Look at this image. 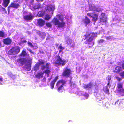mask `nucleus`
I'll return each instance as SVG.
<instances>
[{
    "mask_svg": "<svg viewBox=\"0 0 124 124\" xmlns=\"http://www.w3.org/2000/svg\"><path fill=\"white\" fill-rule=\"evenodd\" d=\"M33 16L31 13H30L29 15H27L24 16L23 19L26 21H29L31 20L33 18Z\"/></svg>",
    "mask_w": 124,
    "mask_h": 124,
    "instance_id": "9d476101",
    "label": "nucleus"
},
{
    "mask_svg": "<svg viewBox=\"0 0 124 124\" xmlns=\"http://www.w3.org/2000/svg\"><path fill=\"white\" fill-rule=\"evenodd\" d=\"M122 70L121 68L119 66H117L115 68V70L113 71V72L114 73L119 72Z\"/></svg>",
    "mask_w": 124,
    "mask_h": 124,
    "instance_id": "6ab92c4d",
    "label": "nucleus"
},
{
    "mask_svg": "<svg viewBox=\"0 0 124 124\" xmlns=\"http://www.w3.org/2000/svg\"><path fill=\"white\" fill-rule=\"evenodd\" d=\"M106 89L105 91V92L106 93H108V94H109V90L108 89L107 87V86H106Z\"/></svg>",
    "mask_w": 124,
    "mask_h": 124,
    "instance_id": "79ce46f5",
    "label": "nucleus"
},
{
    "mask_svg": "<svg viewBox=\"0 0 124 124\" xmlns=\"http://www.w3.org/2000/svg\"><path fill=\"white\" fill-rule=\"evenodd\" d=\"M46 68L45 66L43 65L41 67V69L42 70H44V69Z\"/></svg>",
    "mask_w": 124,
    "mask_h": 124,
    "instance_id": "3c124183",
    "label": "nucleus"
},
{
    "mask_svg": "<svg viewBox=\"0 0 124 124\" xmlns=\"http://www.w3.org/2000/svg\"><path fill=\"white\" fill-rule=\"evenodd\" d=\"M10 0H3L2 5L5 7H6L9 4Z\"/></svg>",
    "mask_w": 124,
    "mask_h": 124,
    "instance_id": "dca6fc26",
    "label": "nucleus"
},
{
    "mask_svg": "<svg viewBox=\"0 0 124 124\" xmlns=\"http://www.w3.org/2000/svg\"><path fill=\"white\" fill-rule=\"evenodd\" d=\"M93 13H89L87 14V15L89 16L90 17H92V15H93Z\"/></svg>",
    "mask_w": 124,
    "mask_h": 124,
    "instance_id": "37998d69",
    "label": "nucleus"
},
{
    "mask_svg": "<svg viewBox=\"0 0 124 124\" xmlns=\"http://www.w3.org/2000/svg\"><path fill=\"white\" fill-rule=\"evenodd\" d=\"M41 7L40 4L38 3V4H35L33 7V8L35 9H38L41 8Z\"/></svg>",
    "mask_w": 124,
    "mask_h": 124,
    "instance_id": "5701e85b",
    "label": "nucleus"
},
{
    "mask_svg": "<svg viewBox=\"0 0 124 124\" xmlns=\"http://www.w3.org/2000/svg\"><path fill=\"white\" fill-rule=\"evenodd\" d=\"M118 91L121 94H122V96H124V89H120Z\"/></svg>",
    "mask_w": 124,
    "mask_h": 124,
    "instance_id": "473e14b6",
    "label": "nucleus"
},
{
    "mask_svg": "<svg viewBox=\"0 0 124 124\" xmlns=\"http://www.w3.org/2000/svg\"><path fill=\"white\" fill-rule=\"evenodd\" d=\"M54 9V7L52 5L48 6L46 8V10H48L49 11H53Z\"/></svg>",
    "mask_w": 124,
    "mask_h": 124,
    "instance_id": "412c9836",
    "label": "nucleus"
},
{
    "mask_svg": "<svg viewBox=\"0 0 124 124\" xmlns=\"http://www.w3.org/2000/svg\"><path fill=\"white\" fill-rule=\"evenodd\" d=\"M123 84L122 83H118L117 84V87L118 89H121L123 87Z\"/></svg>",
    "mask_w": 124,
    "mask_h": 124,
    "instance_id": "bb28decb",
    "label": "nucleus"
},
{
    "mask_svg": "<svg viewBox=\"0 0 124 124\" xmlns=\"http://www.w3.org/2000/svg\"><path fill=\"white\" fill-rule=\"evenodd\" d=\"M5 36L4 33L3 32L0 30V37L3 38Z\"/></svg>",
    "mask_w": 124,
    "mask_h": 124,
    "instance_id": "c9c22d12",
    "label": "nucleus"
},
{
    "mask_svg": "<svg viewBox=\"0 0 124 124\" xmlns=\"http://www.w3.org/2000/svg\"><path fill=\"white\" fill-rule=\"evenodd\" d=\"M20 48L18 46H16L12 47L7 53L9 55H15L18 54L20 51Z\"/></svg>",
    "mask_w": 124,
    "mask_h": 124,
    "instance_id": "20e7f679",
    "label": "nucleus"
},
{
    "mask_svg": "<svg viewBox=\"0 0 124 124\" xmlns=\"http://www.w3.org/2000/svg\"><path fill=\"white\" fill-rule=\"evenodd\" d=\"M27 49L32 54H35V53L33 52L31 50V49Z\"/></svg>",
    "mask_w": 124,
    "mask_h": 124,
    "instance_id": "49530a36",
    "label": "nucleus"
},
{
    "mask_svg": "<svg viewBox=\"0 0 124 124\" xmlns=\"http://www.w3.org/2000/svg\"><path fill=\"white\" fill-rule=\"evenodd\" d=\"M83 21L86 26L90 22V20L86 16L85 17V18L83 19Z\"/></svg>",
    "mask_w": 124,
    "mask_h": 124,
    "instance_id": "2eb2a0df",
    "label": "nucleus"
},
{
    "mask_svg": "<svg viewBox=\"0 0 124 124\" xmlns=\"http://www.w3.org/2000/svg\"><path fill=\"white\" fill-rule=\"evenodd\" d=\"M58 49H60L59 52V53H60L64 49V48L60 45L58 47Z\"/></svg>",
    "mask_w": 124,
    "mask_h": 124,
    "instance_id": "72a5a7b5",
    "label": "nucleus"
},
{
    "mask_svg": "<svg viewBox=\"0 0 124 124\" xmlns=\"http://www.w3.org/2000/svg\"><path fill=\"white\" fill-rule=\"evenodd\" d=\"M75 43H74L73 42V43L72 44V45H71L70 46V47H71L74 48L75 47Z\"/></svg>",
    "mask_w": 124,
    "mask_h": 124,
    "instance_id": "8fccbe9b",
    "label": "nucleus"
},
{
    "mask_svg": "<svg viewBox=\"0 0 124 124\" xmlns=\"http://www.w3.org/2000/svg\"><path fill=\"white\" fill-rule=\"evenodd\" d=\"M46 26L48 27L51 28L52 27V25L50 22H48L46 23Z\"/></svg>",
    "mask_w": 124,
    "mask_h": 124,
    "instance_id": "a19ab883",
    "label": "nucleus"
},
{
    "mask_svg": "<svg viewBox=\"0 0 124 124\" xmlns=\"http://www.w3.org/2000/svg\"><path fill=\"white\" fill-rule=\"evenodd\" d=\"M122 66L123 69L124 70V64L123 63L122 64Z\"/></svg>",
    "mask_w": 124,
    "mask_h": 124,
    "instance_id": "4d7b16f0",
    "label": "nucleus"
},
{
    "mask_svg": "<svg viewBox=\"0 0 124 124\" xmlns=\"http://www.w3.org/2000/svg\"><path fill=\"white\" fill-rule=\"evenodd\" d=\"M92 83L90 82L87 84H85L84 85L83 87L85 89H89L91 88L92 86Z\"/></svg>",
    "mask_w": 124,
    "mask_h": 124,
    "instance_id": "f3484780",
    "label": "nucleus"
},
{
    "mask_svg": "<svg viewBox=\"0 0 124 124\" xmlns=\"http://www.w3.org/2000/svg\"><path fill=\"white\" fill-rule=\"evenodd\" d=\"M69 84L70 85V87L72 88H76V85L74 82H73L72 81V78H71L69 80Z\"/></svg>",
    "mask_w": 124,
    "mask_h": 124,
    "instance_id": "4468645a",
    "label": "nucleus"
},
{
    "mask_svg": "<svg viewBox=\"0 0 124 124\" xmlns=\"http://www.w3.org/2000/svg\"><path fill=\"white\" fill-rule=\"evenodd\" d=\"M15 1L12 2L8 7L7 10L8 14L10 13V8L11 7L17 9L20 6V5L18 3H15Z\"/></svg>",
    "mask_w": 124,
    "mask_h": 124,
    "instance_id": "6e6552de",
    "label": "nucleus"
},
{
    "mask_svg": "<svg viewBox=\"0 0 124 124\" xmlns=\"http://www.w3.org/2000/svg\"><path fill=\"white\" fill-rule=\"evenodd\" d=\"M57 16L58 17L59 19L61 21V22H63L64 20V18L62 16H61V15L59 14H58Z\"/></svg>",
    "mask_w": 124,
    "mask_h": 124,
    "instance_id": "2f4dec72",
    "label": "nucleus"
},
{
    "mask_svg": "<svg viewBox=\"0 0 124 124\" xmlns=\"http://www.w3.org/2000/svg\"><path fill=\"white\" fill-rule=\"evenodd\" d=\"M51 22L54 25H57L59 27H63L65 25V22H60L59 20L56 18H54L52 20Z\"/></svg>",
    "mask_w": 124,
    "mask_h": 124,
    "instance_id": "39448f33",
    "label": "nucleus"
},
{
    "mask_svg": "<svg viewBox=\"0 0 124 124\" xmlns=\"http://www.w3.org/2000/svg\"><path fill=\"white\" fill-rule=\"evenodd\" d=\"M119 75L122 78H124V71H123L120 73Z\"/></svg>",
    "mask_w": 124,
    "mask_h": 124,
    "instance_id": "4c0bfd02",
    "label": "nucleus"
},
{
    "mask_svg": "<svg viewBox=\"0 0 124 124\" xmlns=\"http://www.w3.org/2000/svg\"><path fill=\"white\" fill-rule=\"evenodd\" d=\"M3 42L5 44L9 45L11 44L12 40L9 38H7L3 39Z\"/></svg>",
    "mask_w": 124,
    "mask_h": 124,
    "instance_id": "ddd939ff",
    "label": "nucleus"
},
{
    "mask_svg": "<svg viewBox=\"0 0 124 124\" xmlns=\"http://www.w3.org/2000/svg\"><path fill=\"white\" fill-rule=\"evenodd\" d=\"M45 61L42 60H38V64L40 66L41 65H43L45 63Z\"/></svg>",
    "mask_w": 124,
    "mask_h": 124,
    "instance_id": "c85d7f7f",
    "label": "nucleus"
},
{
    "mask_svg": "<svg viewBox=\"0 0 124 124\" xmlns=\"http://www.w3.org/2000/svg\"><path fill=\"white\" fill-rule=\"evenodd\" d=\"M36 0L38 2H42L44 0Z\"/></svg>",
    "mask_w": 124,
    "mask_h": 124,
    "instance_id": "864d4df0",
    "label": "nucleus"
},
{
    "mask_svg": "<svg viewBox=\"0 0 124 124\" xmlns=\"http://www.w3.org/2000/svg\"><path fill=\"white\" fill-rule=\"evenodd\" d=\"M92 17L93 18L92 21H94V22H95L98 20V15L96 14H94L93 16H92Z\"/></svg>",
    "mask_w": 124,
    "mask_h": 124,
    "instance_id": "4be33fe9",
    "label": "nucleus"
},
{
    "mask_svg": "<svg viewBox=\"0 0 124 124\" xmlns=\"http://www.w3.org/2000/svg\"><path fill=\"white\" fill-rule=\"evenodd\" d=\"M66 83V81L63 79L60 80L57 82L56 86L58 92L62 93L64 90V86Z\"/></svg>",
    "mask_w": 124,
    "mask_h": 124,
    "instance_id": "f03ea898",
    "label": "nucleus"
},
{
    "mask_svg": "<svg viewBox=\"0 0 124 124\" xmlns=\"http://www.w3.org/2000/svg\"><path fill=\"white\" fill-rule=\"evenodd\" d=\"M81 95L82 96H84L85 99H88L89 96V95L86 93L84 94H82Z\"/></svg>",
    "mask_w": 124,
    "mask_h": 124,
    "instance_id": "7c9ffc66",
    "label": "nucleus"
},
{
    "mask_svg": "<svg viewBox=\"0 0 124 124\" xmlns=\"http://www.w3.org/2000/svg\"><path fill=\"white\" fill-rule=\"evenodd\" d=\"M45 21L41 19H39L38 20L37 24L40 26H43L45 24Z\"/></svg>",
    "mask_w": 124,
    "mask_h": 124,
    "instance_id": "f8f14e48",
    "label": "nucleus"
},
{
    "mask_svg": "<svg viewBox=\"0 0 124 124\" xmlns=\"http://www.w3.org/2000/svg\"><path fill=\"white\" fill-rule=\"evenodd\" d=\"M28 56V55L26 52L24 50H23L19 55L20 56Z\"/></svg>",
    "mask_w": 124,
    "mask_h": 124,
    "instance_id": "aec40b11",
    "label": "nucleus"
},
{
    "mask_svg": "<svg viewBox=\"0 0 124 124\" xmlns=\"http://www.w3.org/2000/svg\"><path fill=\"white\" fill-rule=\"evenodd\" d=\"M104 40L103 39H101L98 41V43H103L104 42Z\"/></svg>",
    "mask_w": 124,
    "mask_h": 124,
    "instance_id": "c03bdc74",
    "label": "nucleus"
},
{
    "mask_svg": "<svg viewBox=\"0 0 124 124\" xmlns=\"http://www.w3.org/2000/svg\"><path fill=\"white\" fill-rule=\"evenodd\" d=\"M66 62L64 59H62V58L59 55L57 56V58L56 60V61L53 62L54 65L56 66H64L66 64Z\"/></svg>",
    "mask_w": 124,
    "mask_h": 124,
    "instance_id": "7ed1b4c3",
    "label": "nucleus"
},
{
    "mask_svg": "<svg viewBox=\"0 0 124 124\" xmlns=\"http://www.w3.org/2000/svg\"><path fill=\"white\" fill-rule=\"evenodd\" d=\"M58 76H57L55 77L54 79L51 82L50 85L51 89H53L54 88L55 83L58 79Z\"/></svg>",
    "mask_w": 124,
    "mask_h": 124,
    "instance_id": "9b49d317",
    "label": "nucleus"
},
{
    "mask_svg": "<svg viewBox=\"0 0 124 124\" xmlns=\"http://www.w3.org/2000/svg\"><path fill=\"white\" fill-rule=\"evenodd\" d=\"M2 8L3 9L4 11H5L6 12V10L5 8Z\"/></svg>",
    "mask_w": 124,
    "mask_h": 124,
    "instance_id": "052dcab7",
    "label": "nucleus"
},
{
    "mask_svg": "<svg viewBox=\"0 0 124 124\" xmlns=\"http://www.w3.org/2000/svg\"><path fill=\"white\" fill-rule=\"evenodd\" d=\"M116 78L117 80L118 81H120L121 80V79L120 78L117 76H116L115 77Z\"/></svg>",
    "mask_w": 124,
    "mask_h": 124,
    "instance_id": "09e8293b",
    "label": "nucleus"
},
{
    "mask_svg": "<svg viewBox=\"0 0 124 124\" xmlns=\"http://www.w3.org/2000/svg\"><path fill=\"white\" fill-rule=\"evenodd\" d=\"M26 42L27 41H26V40H24L22 41L21 42L22 43H26Z\"/></svg>",
    "mask_w": 124,
    "mask_h": 124,
    "instance_id": "6e6d98bb",
    "label": "nucleus"
},
{
    "mask_svg": "<svg viewBox=\"0 0 124 124\" xmlns=\"http://www.w3.org/2000/svg\"><path fill=\"white\" fill-rule=\"evenodd\" d=\"M51 16L48 14H46L45 16L44 19L46 21L49 20L51 18Z\"/></svg>",
    "mask_w": 124,
    "mask_h": 124,
    "instance_id": "a878e982",
    "label": "nucleus"
},
{
    "mask_svg": "<svg viewBox=\"0 0 124 124\" xmlns=\"http://www.w3.org/2000/svg\"><path fill=\"white\" fill-rule=\"evenodd\" d=\"M28 63L23 67L25 70L29 71L31 69V65L32 63V59L29 58L28 60Z\"/></svg>",
    "mask_w": 124,
    "mask_h": 124,
    "instance_id": "1a4fd4ad",
    "label": "nucleus"
},
{
    "mask_svg": "<svg viewBox=\"0 0 124 124\" xmlns=\"http://www.w3.org/2000/svg\"><path fill=\"white\" fill-rule=\"evenodd\" d=\"M40 35V37L42 38H44L46 36V34L44 32L41 33Z\"/></svg>",
    "mask_w": 124,
    "mask_h": 124,
    "instance_id": "e433bc0d",
    "label": "nucleus"
},
{
    "mask_svg": "<svg viewBox=\"0 0 124 124\" xmlns=\"http://www.w3.org/2000/svg\"><path fill=\"white\" fill-rule=\"evenodd\" d=\"M44 73L43 72H38L35 75V77L38 79H39L43 76Z\"/></svg>",
    "mask_w": 124,
    "mask_h": 124,
    "instance_id": "a211bd4d",
    "label": "nucleus"
},
{
    "mask_svg": "<svg viewBox=\"0 0 124 124\" xmlns=\"http://www.w3.org/2000/svg\"><path fill=\"white\" fill-rule=\"evenodd\" d=\"M28 44L32 48L34 49H36L37 48H38V47L37 46V48H34V46L32 44L31 42H28Z\"/></svg>",
    "mask_w": 124,
    "mask_h": 124,
    "instance_id": "f704fd0d",
    "label": "nucleus"
},
{
    "mask_svg": "<svg viewBox=\"0 0 124 124\" xmlns=\"http://www.w3.org/2000/svg\"><path fill=\"white\" fill-rule=\"evenodd\" d=\"M28 60L25 58H18L16 60V62L19 66H22L25 65L27 62Z\"/></svg>",
    "mask_w": 124,
    "mask_h": 124,
    "instance_id": "423d86ee",
    "label": "nucleus"
},
{
    "mask_svg": "<svg viewBox=\"0 0 124 124\" xmlns=\"http://www.w3.org/2000/svg\"><path fill=\"white\" fill-rule=\"evenodd\" d=\"M39 65L38 63H36L35 66H34L33 70L35 71H37L39 68Z\"/></svg>",
    "mask_w": 124,
    "mask_h": 124,
    "instance_id": "393cba45",
    "label": "nucleus"
},
{
    "mask_svg": "<svg viewBox=\"0 0 124 124\" xmlns=\"http://www.w3.org/2000/svg\"><path fill=\"white\" fill-rule=\"evenodd\" d=\"M106 39L107 40H109L112 39L111 36H109L106 37Z\"/></svg>",
    "mask_w": 124,
    "mask_h": 124,
    "instance_id": "de8ad7c7",
    "label": "nucleus"
},
{
    "mask_svg": "<svg viewBox=\"0 0 124 124\" xmlns=\"http://www.w3.org/2000/svg\"><path fill=\"white\" fill-rule=\"evenodd\" d=\"M106 79L108 82H110V81L111 79L110 76L109 75H108L106 77Z\"/></svg>",
    "mask_w": 124,
    "mask_h": 124,
    "instance_id": "ea45409f",
    "label": "nucleus"
},
{
    "mask_svg": "<svg viewBox=\"0 0 124 124\" xmlns=\"http://www.w3.org/2000/svg\"><path fill=\"white\" fill-rule=\"evenodd\" d=\"M38 14L39 15V17H42L44 15V14L43 13H41L40 14H39V13H38Z\"/></svg>",
    "mask_w": 124,
    "mask_h": 124,
    "instance_id": "603ef678",
    "label": "nucleus"
},
{
    "mask_svg": "<svg viewBox=\"0 0 124 124\" xmlns=\"http://www.w3.org/2000/svg\"><path fill=\"white\" fill-rule=\"evenodd\" d=\"M2 0H0V4H1L2 2Z\"/></svg>",
    "mask_w": 124,
    "mask_h": 124,
    "instance_id": "e2e57ef3",
    "label": "nucleus"
},
{
    "mask_svg": "<svg viewBox=\"0 0 124 124\" xmlns=\"http://www.w3.org/2000/svg\"><path fill=\"white\" fill-rule=\"evenodd\" d=\"M110 85L109 87H110Z\"/></svg>",
    "mask_w": 124,
    "mask_h": 124,
    "instance_id": "0e129e2a",
    "label": "nucleus"
},
{
    "mask_svg": "<svg viewBox=\"0 0 124 124\" xmlns=\"http://www.w3.org/2000/svg\"><path fill=\"white\" fill-rule=\"evenodd\" d=\"M50 65L51 64L50 63H46L45 66L46 68L47 69H50L49 66H50Z\"/></svg>",
    "mask_w": 124,
    "mask_h": 124,
    "instance_id": "58836bf2",
    "label": "nucleus"
},
{
    "mask_svg": "<svg viewBox=\"0 0 124 124\" xmlns=\"http://www.w3.org/2000/svg\"><path fill=\"white\" fill-rule=\"evenodd\" d=\"M100 20L101 22L105 23L107 21V18L104 16H102V17L100 18Z\"/></svg>",
    "mask_w": 124,
    "mask_h": 124,
    "instance_id": "b1692460",
    "label": "nucleus"
},
{
    "mask_svg": "<svg viewBox=\"0 0 124 124\" xmlns=\"http://www.w3.org/2000/svg\"><path fill=\"white\" fill-rule=\"evenodd\" d=\"M72 42V40L70 39H68L66 40V43L69 45H71Z\"/></svg>",
    "mask_w": 124,
    "mask_h": 124,
    "instance_id": "cd10ccee",
    "label": "nucleus"
},
{
    "mask_svg": "<svg viewBox=\"0 0 124 124\" xmlns=\"http://www.w3.org/2000/svg\"><path fill=\"white\" fill-rule=\"evenodd\" d=\"M110 82H108V83H107V86H108L109 85H110Z\"/></svg>",
    "mask_w": 124,
    "mask_h": 124,
    "instance_id": "13d9d810",
    "label": "nucleus"
},
{
    "mask_svg": "<svg viewBox=\"0 0 124 124\" xmlns=\"http://www.w3.org/2000/svg\"><path fill=\"white\" fill-rule=\"evenodd\" d=\"M51 72V71L48 69H47L45 70L43 72L44 73H45L48 76V77L49 74Z\"/></svg>",
    "mask_w": 124,
    "mask_h": 124,
    "instance_id": "c756f323",
    "label": "nucleus"
},
{
    "mask_svg": "<svg viewBox=\"0 0 124 124\" xmlns=\"http://www.w3.org/2000/svg\"><path fill=\"white\" fill-rule=\"evenodd\" d=\"M71 73V71L70 69L67 67H66L63 69L62 73V75L63 77H70Z\"/></svg>",
    "mask_w": 124,
    "mask_h": 124,
    "instance_id": "0eeeda50",
    "label": "nucleus"
},
{
    "mask_svg": "<svg viewBox=\"0 0 124 124\" xmlns=\"http://www.w3.org/2000/svg\"><path fill=\"white\" fill-rule=\"evenodd\" d=\"M95 34L93 33H86L83 36V39L86 40L84 42V44L86 45L85 47L86 48H90L94 44V42L93 41L95 37Z\"/></svg>",
    "mask_w": 124,
    "mask_h": 124,
    "instance_id": "f257e3e1",
    "label": "nucleus"
},
{
    "mask_svg": "<svg viewBox=\"0 0 124 124\" xmlns=\"http://www.w3.org/2000/svg\"><path fill=\"white\" fill-rule=\"evenodd\" d=\"M0 81H2V78H0Z\"/></svg>",
    "mask_w": 124,
    "mask_h": 124,
    "instance_id": "bf43d9fd",
    "label": "nucleus"
},
{
    "mask_svg": "<svg viewBox=\"0 0 124 124\" xmlns=\"http://www.w3.org/2000/svg\"><path fill=\"white\" fill-rule=\"evenodd\" d=\"M34 2V0H31L30 2V3L31 4H33V3Z\"/></svg>",
    "mask_w": 124,
    "mask_h": 124,
    "instance_id": "5fc2aeb1",
    "label": "nucleus"
},
{
    "mask_svg": "<svg viewBox=\"0 0 124 124\" xmlns=\"http://www.w3.org/2000/svg\"><path fill=\"white\" fill-rule=\"evenodd\" d=\"M16 1L19 2L20 1V0H16Z\"/></svg>",
    "mask_w": 124,
    "mask_h": 124,
    "instance_id": "680f3d73",
    "label": "nucleus"
},
{
    "mask_svg": "<svg viewBox=\"0 0 124 124\" xmlns=\"http://www.w3.org/2000/svg\"><path fill=\"white\" fill-rule=\"evenodd\" d=\"M95 8L96 7L95 6H92L91 7V8H92L91 9V10L94 11L96 10L97 11H98L97 10H96Z\"/></svg>",
    "mask_w": 124,
    "mask_h": 124,
    "instance_id": "a18cd8bd",
    "label": "nucleus"
}]
</instances>
